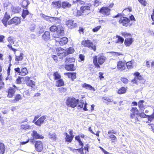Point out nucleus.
I'll use <instances>...</instances> for the list:
<instances>
[{
  "mask_svg": "<svg viewBox=\"0 0 154 154\" xmlns=\"http://www.w3.org/2000/svg\"><path fill=\"white\" fill-rule=\"evenodd\" d=\"M75 2L77 3L78 4L83 5L80 8V9L82 12L84 13L85 15L88 14L89 13L90 8L91 6V4H86L84 1L81 0H76Z\"/></svg>",
  "mask_w": 154,
  "mask_h": 154,
  "instance_id": "obj_1",
  "label": "nucleus"
},
{
  "mask_svg": "<svg viewBox=\"0 0 154 154\" xmlns=\"http://www.w3.org/2000/svg\"><path fill=\"white\" fill-rule=\"evenodd\" d=\"M106 60V57L103 56H95L93 57V62L96 68H100V65H102Z\"/></svg>",
  "mask_w": 154,
  "mask_h": 154,
  "instance_id": "obj_2",
  "label": "nucleus"
},
{
  "mask_svg": "<svg viewBox=\"0 0 154 154\" xmlns=\"http://www.w3.org/2000/svg\"><path fill=\"white\" fill-rule=\"evenodd\" d=\"M79 100H76L74 98H68L66 101V104L69 107L74 108L77 106Z\"/></svg>",
  "mask_w": 154,
  "mask_h": 154,
  "instance_id": "obj_3",
  "label": "nucleus"
},
{
  "mask_svg": "<svg viewBox=\"0 0 154 154\" xmlns=\"http://www.w3.org/2000/svg\"><path fill=\"white\" fill-rule=\"evenodd\" d=\"M50 31L51 32H54L55 31H57V35L54 36L53 35V36L55 38H58L60 36L63 35L64 34V31L63 29H61L60 30H58L57 26H55L53 25L51 26L50 28Z\"/></svg>",
  "mask_w": 154,
  "mask_h": 154,
  "instance_id": "obj_4",
  "label": "nucleus"
},
{
  "mask_svg": "<svg viewBox=\"0 0 154 154\" xmlns=\"http://www.w3.org/2000/svg\"><path fill=\"white\" fill-rule=\"evenodd\" d=\"M82 44L85 47H88V48L93 50L95 51L96 50V47L93 45L92 42L89 40H86L82 42Z\"/></svg>",
  "mask_w": 154,
  "mask_h": 154,
  "instance_id": "obj_5",
  "label": "nucleus"
},
{
  "mask_svg": "<svg viewBox=\"0 0 154 154\" xmlns=\"http://www.w3.org/2000/svg\"><path fill=\"white\" fill-rule=\"evenodd\" d=\"M57 56L59 58L61 59L67 55L66 51L61 48H58L56 49Z\"/></svg>",
  "mask_w": 154,
  "mask_h": 154,
  "instance_id": "obj_6",
  "label": "nucleus"
},
{
  "mask_svg": "<svg viewBox=\"0 0 154 154\" xmlns=\"http://www.w3.org/2000/svg\"><path fill=\"white\" fill-rule=\"evenodd\" d=\"M111 11V10L108 7H103L100 9L99 12L104 15L108 16L109 15Z\"/></svg>",
  "mask_w": 154,
  "mask_h": 154,
  "instance_id": "obj_7",
  "label": "nucleus"
},
{
  "mask_svg": "<svg viewBox=\"0 0 154 154\" xmlns=\"http://www.w3.org/2000/svg\"><path fill=\"white\" fill-rule=\"evenodd\" d=\"M20 22V19L19 17H14L8 21V23L9 25L14 24L16 25H17L19 24Z\"/></svg>",
  "mask_w": 154,
  "mask_h": 154,
  "instance_id": "obj_8",
  "label": "nucleus"
},
{
  "mask_svg": "<svg viewBox=\"0 0 154 154\" xmlns=\"http://www.w3.org/2000/svg\"><path fill=\"white\" fill-rule=\"evenodd\" d=\"M130 21V20L127 17H122L119 20V23L121 24L122 26H127Z\"/></svg>",
  "mask_w": 154,
  "mask_h": 154,
  "instance_id": "obj_9",
  "label": "nucleus"
},
{
  "mask_svg": "<svg viewBox=\"0 0 154 154\" xmlns=\"http://www.w3.org/2000/svg\"><path fill=\"white\" fill-rule=\"evenodd\" d=\"M56 41L57 43H59L60 46H63L67 43L68 39L66 37H63L59 39L56 40Z\"/></svg>",
  "mask_w": 154,
  "mask_h": 154,
  "instance_id": "obj_10",
  "label": "nucleus"
},
{
  "mask_svg": "<svg viewBox=\"0 0 154 154\" xmlns=\"http://www.w3.org/2000/svg\"><path fill=\"white\" fill-rule=\"evenodd\" d=\"M35 146L36 149L38 152H41L43 149V145L42 142L40 141H36Z\"/></svg>",
  "mask_w": 154,
  "mask_h": 154,
  "instance_id": "obj_11",
  "label": "nucleus"
},
{
  "mask_svg": "<svg viewBox=\"0 0 154 154\" xmlns=\"http://www.w3.org/2000/svg\"><path fill=\"white\" fill-rule=\"evenodd\" d=\"M66 24L68 28L72 29L76 27L77 24L76 23H74V21L72 20H68L66 22Z\"/></svg>",
  "mask_w": 154,
  "mask_h": 154,
  "instance_id": "obj_12",
  "label": "nucleus"
},
{
  "mask_svg": "<svg viewBox=\"0 0 154 154\" xmlns=\"http://www.w3.org/2000/svg\"><path fill=\"white\" fill-rule=\"evenodd\" d=\"M61 1H57L53 2L51 4L52 7L55 9H59L61 8Z\"/></svg>",
  "mask_w": 154,
  "mask_h": 154,
  "instance_id": "obj_13",
  "label": "nucleus"
},
{
  "mask_svg": "<svg viewBox=\"0 0 154 154\" xmlns=\"http://www.w3.org/2000/svg\"><path fill=\"white\" fill-rule=\"evenodd\" d=\"M117 67L119 70H125L126 69L125 63L122 61H119L118 63Z\"/></svg>",
  "mask_w": 154,
  "mask_h": 154,
  "instance_id": "obj_14",
  "label": "nucleus"
},
{
  "mask_svg": "<svg viewBox=\"0 0 154 154\" xmlns=\"http://www.w3.org/2000/svg\"><path fill=\"white\" fill-rule=\"evenodd\" d=\"M15 91V89L14 88L10 87L8 89V97L10 98L12 97L14 95Z\"/></svg>",
  "mask_w": 154,
  "mask_h": 154,
  "instance_id": "obj_15",
  "label": "nucleus"
},
{
  "mask_svg": "<svg viewBox=\"0 0 154 154\" xmlns=\"http://www.w3.org/2000/svg\"><path fill=\"white\" fill-rule=\"evenodd\" d=\"M46 116H42L35 122V124L37 125L41 126V124L44 122V120L46 119Z\"/></svg>",
  "mask_w": 154,
  "mask_h": 154,
  "instance_id": "obj_16",
  "label": "nucleus"
},
{
  "mask_svg": "<svg viewBox=\"0 0 154 154\" xmlns=\"http://www.w3.org/2000/svg\"><path fill=\"white\" fill-rule=\"evenodd\" d=\"M32 135L34 139H43L44 138V137L43 136L38 133L36 131L34 130L33 131Z\"/></svg>",
  "mask_w": 154,
  "mask_h": 154,
  "instance_id": "obj_17",
  "label": "nucleus"
},
{
  "mask_svg": "<svg viewBox=\"0 0 154 154\" xmlns=\"http://www.w3.org/2000/svg\"><path fill=\"white\" fill-rule=\"evenodd\" d=\"M43 39L45 41H48L50 39V32L48 31L45 32L42 35Z\"/></svg>",
  "mask_w": 154,
  "mask_h": 154,
  "instance_id": "obj_18",
  "label": "nucleus"
},
{
  "mask_svg": "<svg viewBox=\"0 0 154 154\" xmlns=\"http://www.w3.org/2000/svg\"><path fill=\"white\" fill-rule=\"evenodd\" d=\"M133 41L134 40L132 38H126L125 40L124 43L126 46H129Z\"/></svg>",
  "mask_w": 154,
  "mask_h": 154,
  "instance_id": "obj_19",
  "label": "nucleus"
},
{
  "mask_svg": "<svg viewBox=\"0 0 154 154\" xmlns=\"http://www.w3.org/2000/svg\"><path fill=\"white\" fill-rule=\"evenodd\" d=\"M48 18H49V21L52 22L54 23H59L60 22V20L58 18L55 17Z\"/></svg>",
  "mask_w": 154,
  "mask_h": 154,
  "instance_id": "obj_20",
  "label": "nucleus"
},
{
  "mask_svg": "<svg viewBox=\"0 0 154 154\" xmlns=\"http://www.w3.org/2000/svg\"><path fill=\"white\" fill-rule=\"evenodd\" d=\"M48 136L49 138L53 141H55L57 140V135L54 133H49Z\"/></svg>",
  "mask_w": 154,
  "mask_h": 154,
  "instance_id": "obj_21",
  "label": "nucleus"
},
{
  "mask_svg": "<svg viewBox=\"0 0 154 154\" xmlns=\"http://www.w3.org/2000/svg\"><path fill=\"white\" fill-rule=\"evenodd\" d=\"M61 8L65 9L66 8H70L71 5L67 2H61Z\"/></svg>",
  "mask_w": 154,
  "mask_h": 154,
  "instance_id": "obj_22",
  "label": "nucleus"
},
{
  "mask_svg": "<svg viewBox=\"0 0 154 154\" xmlns=\"http://www.w3.org/2000/svg\"><path fill=\"white\" fill-rule=\"evenodd\" d=\"M136 77L132 81L134 83H136V79H138L139 80H141L143 79L142 76L140 75V73L137 72L134 73V75Z\"/></svg>",
  "mask_w": 154,
  "mask_h": 154,
  "instance_id": "obj_23",
  "label": "nucleus"
},
{
  "mask_svg": "<svg viewBox=\"0 0 154 154\" xmlns=\"http://www.w3.org/2000/svg\"><path fill=\"white\" fill-rule=\"evenodd\" d=\"M66 69L68 70L73 71L75 70V69L73 64L66 65L65 66Z\"/></svg>",
  "mask_w": 154,
  "mask_h": 154,
  "instance_id": "obj_24",
  "label": "nucleus"
},
{
  "mask_svg": "<svg viewBox=\"0 0 154 154\" xmlns=\"http://www.w3.org/2000/svg\"><path fill=\"white\" fill-rule=\"evenodd\" d=\"M57 80L56 82V86L60 87L64 85V82L63 79H60Z\"/></svg>",
  "mask_w": 154,
  "mask_h": 154,
  "instance_id": "obj_25",
  "label": "nucleus"
},
{
  "mask_svg": "<svg viewBox=\"0 0 154 154\" xmlns=\"http://www.w3.org/2000/svg\"><path fill=\"white\" fill-rule=\"evenodd\" d=\"M22 99V97L21 95L18 94L16 95L14 99L12 100V102L13 103H15Z\"/></svg>",
  "mask_w": 154,
  "mask_h": 154,
  "instance_id": "obj_26",
  "label": "nucleus"
},
{
  "mask_svg": "<svg viewBox=\"0 0 154 154\" xmlns=\"http://www.w3.org/2000/svg\"><path fill=\"white\" fill-rule=\"evenodd\" d=\"M116 38H117V39L115 42L116 43L122 44L123 43L124 39L121 36L117 35L116 36Z\"/></svg>",
  "mask_w": 154,
  "mask_h": 154,
  "instance_id": "obj_27",
  "label": "nucleus"
},
{
  "mask_svg": "<svg viewBox=\"0 0 154 154\" xmlns=\"http://www.w3.org/2000/svg\"><path fill=\"white\" fill-rule=\"evenodd\" d=\"M83 87L85 88L86 89H88L90 90H92L93 91H95V89L93 87H92L90 85L86 83H84V84Z\"/></svg>",
  "mask_w": 154,
  "mask_h": 154,
  "instance_id": "obj_28",
  "label": "nucleus"
},
{
  "mask_svg": "<svg viewBox=\"0 0 154 154\" xmlns=\"http://www.w3.org/2000/svg\"><path fill=\"white\" fill-rule=\"evenodd\" d=\"M131 122L134 123H137L139 121L137 117H136L135 115H131Z\"/></svg>",
  "mask_w": 154,
  "mask_h": 154,
  "instance_id": "obj_29",
  "label": "nucleus"
},
{
  "mask_svg": "<svg viewBox=\"0 0 154 154\" xmlns=\"http://www.w3.org/2000/svg\"><path fill=\"white\" fill-rule=\"evenodd\" d=\"M23 53H20L19 56H17L15 55V60L17 61H21L23 59Z\"/></svg>",
  "mask_w": 154,
  "mask_h": 154,
  "instance_id": "obj_30",
  "label": "nucleus"
},
{
  "mask_svg": "<svg viewBox=\"0 0 154 154\" xmlns=\"http://www.w3.org/2000/svg\"><path fill=\"white\" fill-rule=\"evenodd\" d=\"M54 78V80H56L61 79V76L57 72H54L53 74Z\"/></svg>",
  "mask_w": 154,
  "mask_h": 154,
  "instance_id": "obj_31",
  "label": "nucleus"
},
{
  "mask_svg": "<svg viewBox=\"0 0 154 154\" xmlns=\"http://www.w3.org/2000/svg\"><path fill=\"white\" fill-rule=\"evenodd\" d=\"M11 9L12 11L16 13H19L21 10L20 8L17 7H13Z\"/></svg>",
  "mask_w": 154,
  "mask_h": 154,
  "instance_id": "obj_32",
  "label": "nucleus"
},
{
  "mask_svg": "<svg viewBox=\"0 0 154 154\" xmlns=\"http://www.w3.org/2000/svg\"><path fill=\"white\" fill-rule=\"evenodd\" d=\"M20 73V75L22 76H25L28 73V71L27 69L26 68H23L21 70Z\"/></svg>",
  "mask_w": 154,
  "mask_h": 154,
  "instance_id": "obj_33",
  "label": "nucleus"
},
{
  "mask_svg": "<svg viewBox=\"0 0 154 154\" xmlns=\"http://www.w3.org/2000/svg\"><path fill=\"white\" fill-rule=\"evenodd\" d=\"M5 151V147L4 144L2 143H0V154H3Z\"/></svg>",
  "mask_w": 154,
  "mask_h": 154,
  "instance_id": "obj_34",
  "label": "nucleus"
},
{
  "mask_svg": "<svg viewBox=\"0 0 154 154\" xmlns=\"http://www.w3.org/2000/svg\"><path fill=\"white\" fill-rule=\"evenodd\" d=\"M75 61V59L73 57H66L65 60L66 63H70Z\"/></svg>",
  "mask_w": 154,
  "mask_h": 154,
  "instance_id": "obj_35",
  "label": "nucleus"
},
{
  "mask_svg": "<svg viewBox=\"0 0 154 154\" xmlns=\"http://www.w3.org/2000/svg\"><path fill=\"white\" fill-rule=\"evenodd\" d=\"M131 111L132 113L131 115H134L135 116V115H137L138 114V110L136 107H132L131 109Z\"/></svg>",
  "mask_w": 154,
  "mask_h": 154,
  "instance_id": "obj_36",
  "label": "nucleus"
},
{
  "mask_svg": "<svg viewBox=\"0 0 154 154\" xmlns=\"http://www.w3.org/2000/svg\"><path fill=\"white\" fill-rule=\"evenodd\" d=\"M65 134L66 136V141L69 142H71L73 139V137H72V136H69L67 133H65Z\"/></svg>",
  "mask_w": 154,
  "mask_h": 154,
  "instance_id": "obj_37",
  "label": "nucleus"
},
{
  "mask_svg": "<svg viewBox=\"0 0 154 154\" xmlns=\"http://www.w3.org/2000/svg\"><path fill=\"white\" fill-rule=\"evenodd\" d=\"M29 12L27 10H23L22 15V16L23 19H24L26 16L28 15Z\"/></svg>",
  "mask_w": 154,
  "mask_h": 154,
  "instance_id": "obj_38",
  "label": "nucleus"
},
{
  "mask_svg": "<svg viewBox=\"0 0 154 154\" xmlns=\"http://www.w3.org/2000/svg\"><path fill=\"white\" fill-rule=\"evenodd\" d=\"M30 126L28 124L22 125L20 126V129L22 130H26L27 129L30 128Z\"/></svg>",
  "mask_w": 154,
  "mask_h": 154,
  "instance_id": "obj_39",
  "label": "nucleus"
},
{
  "mask_svg": "<svg viewBox=\"0 0 154 154\" xmlns=\"http://www.w3.org/2000/svg\"><path fill=\"white\" fill-rule=\"evenodd\" d=\"M45 30L43 26H39L37 29V32L39 34L42 33Z\"/></svg>",
  "mask_w": 154,
  "mask_h": 154,
  "instance_id": "obj_40",
  "label": "nucleus"
},
{
  "mask_svg": "<svg viewBox=\"0 0 154 154\" xmlns=\"http://www.w3.org/2000/svg\"><path fill=\"white\" fill-rule=\"evenodd\" d=\"M29 4V3L27 0H24L22 2L23 7L24 8H27Z\"/></svg>",
  "mask_w": 154,
  "mask_h": 154,
  "instance_id": "obj_41",
  "label": "nucleus"
},
{
  "mask_svg": "<svg viewBox=\"0 0 154 154\" xmlns=\"http://www.w3.org/2000/svg\"><path fill=\"white\" fill-rule=\"evenodd\" d=\"M74 49L70 47L67 49L66 53L67 55L73 53L74 52Z\"/></svg>",
  "mask_w": 154,
  "mask_h": 154,
  "instance_id": "obj_42",
  "label": "nucleus"
},
{
  "mask_svg": "<svg viewBox=\"0 0 154 154\" xmlns=\"http://www.w3.org/2000/svg\"><path fill=\"white\" fill-rule=\"evenodd\" d=\"M126 92V89L124 87H122L121 88L119 89L118 91V93L119 94H124Z\"/></svg>",
  "mask_w": 154,
  "mask_h": 154,
  "instance_id": "obj_43",
  "label": "nucleus"
},
{
  "mask_svg": "<svg viewBox=\"0 0 154 154\" xmlns=\"http://www.w3.org/2000/svg\"><path fill=\"white\" fill-rule=\"evenodd\" d=\"M28 86L32 87V85H35V82L32 80H29L26 82Z\"/></svg>",
  "mask_w": 154,
  "mask_h": 154,
  "instance_id": "obj_44",
  "label": "nucleus"
},
{
  "mask_svg": "<svg viewBox=\"0 0 154 154\" xmlns=\"http://www.w3.org/2000/svg\"><path fill=\"white\" fill-rule=\"evenodd\" d=\"M139 2L143 6L145 7L148 4L147 2L144 0H138Z\"/></svg>",
  "mask_w": 154,
  "mask_h": 154,
  "instance_id": "obj_45",
  "label": "nucleus"
},
{
  "mask_svg": "<svg viewBox=\"0 0 154 154\" xmlns=\"http://www.w3.org/2000/svg\"><path fill=\"white\" fill-rule=\"evenodd\" d=\"M126 66L128 69H131L132 67V64L131 61H129L125 63Z\"/></svg>",
  "mask_w": 154,
  "mask_h": 154,
  "instance_id": "obj_46",
  "label": "nucleus"
},
{
  "mask_svg": "<svg viewBox=\"0 0 154 154\" xmlns=\"http://www.w3.org/2000/svg\"><path fill=\"white\" fill-rule=\"evenodd\" d=\"M144 102V100H140L138 103V106L141 109L143 107V103Z\"/></svg>",
  "mask_w": 154,
  "mask_h": 154,
  "instance_id": "obj_47",
  "label": "nucleus"
},
{
  "mask_svg": "<svg viewBox=\"0 0 154 154\" xmlns=\"http://www.w3.org/2000/svg\"><path fill=\"white\" fill-rule=\"evenodd\" d=\"M8 20L4 18L2 20V23L6 27L7 26V24H8V23H7V22Z\"/></svg>",
  "mask_w": 154,
  "mask_h": 154,
  "instance_id": "obj_48",
  "label": "nucleus"
},
{
  "mask_svg": "<svg viewBox=\"0 0 154 154\" xmlns=\"http://www.w3.org/2000/svg\"><path fill=\"white\" fill-rule=\"evenodd\" d=\"M101 3V2L99 0H95L94 1V6L96 7L98 6Z\"/></svg>",
  "mask_w": 154,
  "mask_h": 154,
  "instance_id": "obj_49",
  "label": "nucleus"
},
{
  "mask_svg": "<svg viewBox=\"0 0 154 154\" xmlns=\"http://www.w3.org/2000/svg\"><path fill=\"white\" fill-rule=\"evenodd\" d=\"M122 35L125 37H126L128 36H131V34L127 32H123L122 33Z\"/></svg>",
  "mask_w": 154,
  "mask_h": 154,
  "instance_id": "obj_50",
  "label": "nucleus"
},
{
  "mask_svg": "<svg viewBox=\"0 0 154 154\" xmlns=\"http://www.w3.org/2000/svg\"><path fill=\"white\" fill-rule=\"evenodd\" d=\"M147 117H148V120L151 121L154 119V114L153 113L152 115L150 116L148 115Z\"/></svg>",
  "mask_w": 154,
  "mask_h": 154,
  "instance_id": "obj_51",
  "label": "nucleus"
},
{
  "mask_svg": "<svg viewBox=\"0 0 154 154\" xmlns=\"http://www.w3.org/2000/svg\"><path fill=\"white\" fill-rule=\"evenodd\" d=\"M35 28V25L34 24H32L30 27V30L31 32H34Z\"/></svg>",
  "mask_w": 154,
  "mask_h": 154,
  "instance_id": "obj_52",
  "label": "nucleus"
},
{
  "mask_svg": "<svg viewBox=\"0 0 154 154\" xmlns=\"http://www.w3.org/2000/svg\"><path fill=\"white\" fill-rule=\"evenodd\" d=\"M121 81L123 83L126 84L128 82V80L126 78L122 77L121 79Z\"/></svg>",
  "mask_w": 154,
  "mask_h": 154,
  "instance_id": "obj_53",
  "label": "nucleus"
},
{
  "mask_svg": "<svg viewBox=\"0 0 154 154\" xmlns=\"http://www.w3.org/2000/svg\"><path fill=\"white\" fill-rule=\"evenodd\" d=\"M84 13L82 12L81 10L80 9V10H78L77 11L76 15V16H79L82 15Z\"/></svg>",
  "mask_w": 154,
  "mask_h": 154,
  "instance_id": "obj_54",
  "label": "nucleus"
},
{
  "mask_svg": "<svg viewBox=\"0 0 154 154\" xmlns=\"http://www.w3.org/2000/svg\"><path fill=\"white\" fill-rule=\"evenodd\" d=\"M101 26H98L95 28H94L92 29V31L94 32H97L98 31V30L101 28Z\"/></svg>",
  "mask_w": 154,
  "mask_h": 154,
  "instance_id": "obj_55",
  "label": "nucleus"
},
{
  "mask_svg": "<svg viewBox=\"0 0 154 154\" xmlns=\"http://www.w3.org/2000/svg\"><path fill=\"white\" fill-rule=\"evenodd\" d=\"M109 137L113 140L112 142H113V140H115L117 139L116 137L113 134L110 135L109 136Z\"/></svg>",
  "mask_w": 154,
  "mask_h": 154,
  "instance_id": "obj_56",
  "label": "nucleus"
},
{
  "mask_svg": "<svg viewBox=\"0 0 154 154\" xmlns=\"http://www.w3.org/2000/svg\"><path fill=\"white\" fill-rule=\"evenodd\" d=\"M148 115L145 114L143 112L139 114V116L142 118H145Z\"/></svg>",
  "mask_w": 154,
  "mask_h": 154,
  "instance_id": "obj_57",
  "label": "nucleus"
},
{
  "mask_svg": "<svg viewBox=\"0 0 154 154\" xmlns=\"http://www.w3.org/2000/svg\"><path fill=\"white\" fill-rule=\"evenodd\" d=\"M4 18L8 20L10 18V15L8 14L7 12H6L4 15Z\"/></svg>",
  "mask_w": 154,
  "mask_h": 154,
  "instance_id": "obj_58",
  "label": "nucleus"
},
{
  "mask_svg": "<svg viewBox=\"0 0 154 154\" xmlns=\"http://www.w3.org/2000/svg\"><path fill=\"white\" fill-rule=\"evenodd\" d=\"M83 102H81L78 103V107H79L80 108H81L83 107Z\"/></svg>",
  "mask_w": 154,
  "mask_h": 154,
  "instance_id": "obj_59",
  "label": "nucleus"
},
{
  "mask_svg": "<svg viewBox=\"0 0 154 154\" xmlns=\"http://www.w3.org/2000/svg\"><path fill=\"white\" fill-rule=\"evenodd\" d=\"M14 70L16 72H17L20 75V73L21 70L19 68L17 67L14 69Z\"/></svg>",
  "mask_w": 154,
  "mask_h": 154,
  "instance_id": "obj_60",
  "label": "nucleus"
},
{
  "mask_svg": "<svg viewBox=\"0 0 154 154\" xmlns=\"http://www.w3.org/2000/svg\"><path fill=\"white\" fill-rule=\"evenodd\" d=\"M85 56L82 54H80L79 55V57L80 60L82 61H83L85 59Z\"/></svg>",
  "mask_w": 154,
  "mask_h": 154,
  "instance_id": "obj_61",
  "label": "nucleus"
},
{
  "mask_svg": "<svg viewBox=\"0 0 154 154\" xmlns=\"http://www.w3.org/2000/svg\"><path fill=\"white\" fill-rule=\"evenodd\" d=\"M72 72H67L64 73V74L65 75H66L68 76V77L69 78H72Z\"/></svg>",
  "mask_w": 154,
  "mask_h": 154,
  "instance_id": "obj_62",
  "label": "nucleus"
},
{
  "mask_svg": "<svg viewBox=\"0 0 154 154\" xmlns=\"http://www.w3.org/2000/svg\"><path fill=\"white\" fill-rule=\"evenodd\" d=\"M22 78L19 77L16 80V82L17 84H20L21 82V79Z\"/></svg>",
  "mask_w": 154,
  "mask_h": 154,
  "instance_id": "obj_63",
  "label": "nucleus"
},
{
  "mask_svg": "<svg viewBox=\"0 0 154 154\" xmlns=\"http://www.w3.org/2000/svg\"><path fill=\"white\" fill-rule=\"evenodd\" d=\"M81 154H84V152L83 151V149L82 148H79L76 149Z\"/></svg>",
  "mask_w": 154,
  "mask_h": 154,
  "instance_id": "obj_64",
  "label": "nucleus"
}]
</instances>
